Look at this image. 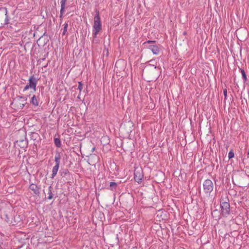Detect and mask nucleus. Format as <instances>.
I'll return each instance as SVG.
<instances>
[{
  "instance_id": "14",
  "label": "nucleus",
  "mask_w": 249,
  "mask_h": 249,
  "mask_svg": "<svg viewBox=\"0 0 249 249\" xmlns=\"http://www.w3.org/2000/svg\"><path fill=\"white\" fill-rule=\"evenodd\" d=\"M59 167L58 166L54 165L52 170V174L51 175V178H53L56 175L57 172L58 171Z\"/></svg>"
},
{
  "instance_id": "15",
  "label": "nucleus",
  "mask_w": 249,
  "mask_h": 249,
  "mask_svg": "<svg viewBox=\"0 0 249 249\" xmlns=\"http://www.w3.org/2000/svg\"><path fill=\"white\" fill-rule=\"evenodd\" d=\"M212 215L213 218H215L216 219H220V215L219 214V212L217 210L215 209L212 212Z\"/></svg>"
},
{
  "instance_id": "13",
  "label": "nucleus",
  "mask_w": 249,
  "mask_h": 249,
  "mask_svg": "<svg viewBox=\"0 0 249 249\" xmlns=\"http://www.w3.org/2000/svg\"><path fill=\"white\" fill-rule=\"evenodd\" d=\"M59 173L60 175L63 178L67 177L68 176L70 175V172L67 169L61 170L59 172Z\"/></svg>"
},
{
  "instance_id": "28",
  "label": "nucleus",
  "mask_w": 249,
  "mask_h": 249,
  "mask_svg": "<svg viewBox=\"0 0 249 249\" xmlns=\"http://www.w3.org/2000/svg\"><path fill=\"white\" fill-rule=\"evenodd\" d=\"M15 145H16V142H14V146H15Z\"/></svg>"
},
{
  "instance_id": "31",
  "label": "nucleus",
  "mask_w": 249,
  "mask_h": 249,
  "mask_svg": "<svg viewBox=\"0 0 249 249\" xmlns=\"http://www.w3.org/2000/svg\"><path fill=\"white\" fill-rule=\"evenodd\" d=\"M42 60H45V58H42Z\"/></svg>"
},
{
  "instance_id": "16",
  "label": "nucleus",
  "mask_w": 249,
  "mask_h": 249,
  "mask_svg": "<svg viewBox=\"0 0 249 249\" xmlns=\"http://www.w3.org/2000/svg\"><path fill=\"white\" fill-rule=\"evenodd\" d=\"M27 61L26 57L23 55V54H21L19 56L18 58V62L19 64H25Z\"/></svg>"
},
{
  "instance_id": "24",
  "label": "nucleus",
  "mask_w": 249,
  "mask_h": 249,
  "mask_svg": "<svg viewBox=\"0 0 249 249\" xmlns=\"http://www.w3.org/2000/svg\"><path fill=\"white\" fill-rule=\"evenodd\" d=\"M77 89L79 90L80 93L83 89V85L81 82H78V86Z\"/></svg>"
},
{
  "instance_id": "20",
  "label": "nucleus",
  "mask_w": 249,
  "mask_h": 249,
  "mask_svg": "<svg viewBox=\"0 0 249 249\" xmlns=\"http://www.w3.org/2000/svg\"><path fill=\"white\" fill-rule=\"evenodd\" d=\"M117 184L114 182H110L109 184V189L110 190L113 191L115 190L117 188Z\"/></svg>"
},
{
  "instance_id": "32",
  "label": "nucleus",
  "mask_w": 249,
  "mask_h": 249,
  "mask_svg": "<svg viewBox=\"0 0 249 249\" xmlns=\"http://www.w3.org/2000/svg\"><path fill=\"white\" fill-rule=\"evenodd\" d=\"M19 249V248H16V249Z\"/></svg>"
},
{
  "instance_id": "30",
  "label": "nucleus",
  "mask_w": 249,
  "mask_h": 249,
  "mask_svg": "<svg viewBox=\"0 0 249 249\" xmlns=\"http://www.w3.org/2000/svg\"><path fill=\"white\" fill-rule=\"evenodd\" d=\"M94 149H95V148L94 147L92 148V151H93L94 150Z\"/></svg>"
},
{
  "instance_id": "18",
  "label": "nucleus",
  "mask_w": 249,
  "mask_h": 249,
  "mask_svg": "<svg viewBox=\"0 0 249 249\" xmlns=\"http://www.w3.org/2000/svg\"><path fill=\"white\" fill-rule=\"evenodd\" d=\"M31 103L35 106L38 105V102L35 95H34L31 99Z\"/></svg>"
},
{
  "instance_id": "11",
  "label": "nucleus",
  "mask_w": 249,
  "mask_h": 249,
  "mask_svg": "<svg viewBox=\"0 0 249 249\" xmlns=\"http://www.w3.org/2000/svg\"><path fill=\"white\" fill-rule=\"evenodd\" d=\"M66 1H67V0H60V3H61V9H60V18H61L63 16V15L64 14Z\"/></svg>"
},
{
  "instance_id": "4",
  "label": "nucleus",
  "mask_w": 249,
  "mask_h": 249,
  "mask_svg": "<svg viewBox=\"0 0 249 249\" xmlns=\"http://www.w3.org/2000/svg\"><path fill=\"white\" fill-rule=\"evenodd\" d=\"M203 191L207 196H210L213 189V183L211 179H206L203 183Z\"/></svg>"
},
{
  "instance_id": "23",
  "label": "nucleus",
  "mask_w": 249,
  "mask_h": 249,
  "mask_svg": "<svg viewBox=\"0 0 249 249\" xmlns=\"http://www.w3.org/2000/svg\"><path fill=\"white\" fill-rule=\"evenodd\" d=\"M68 27V23H65L64 25V27H63V32L62 33L63 35H65V34L66 33V32L67 31Z\"/></svg>"
},
{
  "instance_id": "22",
  "label": "nucleus",
  "mask_w": 249,
  "mask_h": 249,
  "mask_svg": "<svg viewBox=\"0 0 249 249\" xmlns=\"http://www.w3.org/2000/svg\"><path fill=\"white\" fill-rule=\"evenodd\" d=\"M234 156V153L233 151V150L231 149L228 153V158H229V159H231L233 158Z\"/></svg>"
},
{
  "instance_id": "10",
  "label": "nucleus",
  "mask_w": 249,
  "mask_h": 249,
  "mask_svg": "<svg viewBox=\"0 0 249 249\" xmlns=\"http://www.w3.org/2000/svg\"><path fill=\"white\" fill-rule=\"evenodd\" d=\"M29 188L30 190L33 191L34 194L36 195H38L40 193L39 188L37 187V186L34 183L31 184Z\"/></svg>"
},
{
  "instance_id": "1",
  "label": "nucleus",
  "mask_w": 249,
  "mask_h": 249,
  "mask_svg": "<svg viewBox=\"0 0 249 249\" xmlns=\"http://www.w3.org/2000/svg\"><path fill=\"white\" fill-rule=\"evenodd\" d=\"M102 30V24L100 17L99 12L96 11V14L94 18V24L92 29V36L96 38L98 34Z\"/></svg>"
},
{
  "instance_id": "27",
  "label": "nucleus",
  "mask_w": 249,
  "mask_h": 249,
  "mask_svg": "<svg viewBox=\"0 0 249 249\" xmlns=\"http://www.w3.org/2000/svg\"><path fill=\"white\" fill-rule=\"evenodd\" d=\"M47 65H48V63L46 65H45L43 67L46 68L47 67Z\"/></svg>"
},
{
  "instance_id": "3",
  "label": "nucleus",
  "mask_w": 249,
  "mask_h": 249,
  "mask_svg": "<svg viewBox=\"0 0 249 249\" xmlns=\"http://www.w3.org/2000/svg\"><path fill=\"white\" fill-rule=\"evenodd\" d=\"M7 14L6 8H0V27H2L8 23L9 19Z\"/></svg>"
},
{
  "instance_id": "19",
  "label": "nucleus",
  "mask_w": 249,
  "mask_h": 249,
  "mask_svg": "<svg viewBox=\"0 0 249 249\" xmlns=\"http://www.w3.org/2000/svg\"><path fill=\"white\" fill-rule=\"evenodd\" d=\"M54 144H55V146L59 148L61 147V141H60V140L59 138H55L54 139Z\"/></svg>"
},
{
  "instance_id": "7",
  "label": "nucleus",
  "mask_w": 249,
  "mask_h": 249,
  "mask_svg": "<svg viewBox=\"0 0 249 249\" xmlns=\"http://www.w3.org/2000/svg\"><path fill=\"white\" fill-rule=\"evenodd\" d=\"M27 98L26 97L17 96V107L19 109H22L26 103Z\"/></svg>"
},
{
  "instance_id": "5",
  "label": "nucleus",
  "mask_w": 249,
  "mask_h": 249,
  "mask_svg": "<svg viewBox=\"0 0 249 249\" xmlns=\"http://www.w3.org/2000/svg\"><path fill=\"white\" fill-rule=\"evenodd\" d=\"M17 143L18 142H25V144H27L26 141V132L24 129L21 128L17 131Z\"/></svg>"
},
{
  "instance_id": "9",
  "label": "nucleus",
  "mask_w": 249,
  "mask_h": 249,
  "mask_svg": "<svg viewBox=\"0 0 249 249\" xmlns=\"http://www.w3.org/2000/svg\"><path fill=\"white\" fill-rule=\"evenodd\" d=\"M148 49L150 50L154 54H158L159 53V48L156 45H150L148 47Z\"/></svg>"
},
{
  "instance_id": "26",
  "label": "nucleus",
  "mask_w": 249,
  "mask_h": 249,
  "mask_svg": "<svg viewBox=\"0 0 249 249\" xmlns=\"http://www.w3.org/2000/svg\"><path fill=\"white\" fill-rule=\"evenodd\" d=\"M155 42V41L148 40L146 42H145L144 44L150 43H152V42Z\"/></svg>"
},
{
  "instance_id": "17",
  "label": "nucleus",
  "mask_w": 249,
  "mask_h": 249,
  "mask_svg": "<svg viewBox=\"0 0 249 249\" xmlns=\"http://www.w3.org/2000/svg\"><path fill=\"white\" fill-rule=\"evenodd\" d=\"M52 187L51 186H50L48 188V196L47 197L48 199L50 200L53 198V195L52 193Z\"/></svg>"
},
{
  "instance_id": "25",
  "label": "nucleus",
  "mask_w": 249,
  "mask_h": 249,
  "mask_svg": "<svg viewBox=\"0 0 249 249\" xmlns=\"http://www.w3.org/2000/svg\"><path fill=\"white\" fill-rule=\"evenodd\" d=\"M223 94H224V97H225V99H226L227 98V89H224V90H223Z\"/></svg>"
},
{
  "instance_id": "2",
  "label": "nucleus",
  "mask_w": 249,
  "mask_h": 249,
  "mask_svg": "<svg viewBox=\"0 0 249 249\" xmlns=\"http://www.w3.org/2000/svg\"><path fill=\"white\" fill-rule=\"evenodd\" d=\"M221 215L227 217L230 214V205L228 198L222 197L220 200Z\"/></svg>"
},
{
  "instance_id": "29",
  "label": "nucleus",
  "mask_w": 249,
  "mask_h": 249,
  "mask_svg": "<svg viewBox=\"0 0 249 249\" xmlns=\"http://www.w3.org/2000/svg\"><path fill=\"white\" fill-rule=\"evenodd\" d=\"M80 93H79V95H78V97H78V98H79V99H80Z\"/></svg>"
},
{
  "instance_id": "6",
  "label": "nucleus",
  "mask_w": 249,
  "mask_h": 249,
  "mask_svg": "<svg viewBox=\"0 0 249 249\" xmlns=\"http://www.w3.org/2000/svg\"><path fill=\"white\" fill-rule=\"evenodd\" d=\"M143 171L140 169H135L134 171V179L138 183H141L143 178Z\"/></svg>"
},
{
  "instance_id": "21",
  "label": "nucleus",
  "mask_w": 249,
  "mask_h": 249,
  "mask_svg": "<svg viewBox=\"0 0 249 249\" xmlns=\"http://www.w3.org/2000/svg\"><path fill=\"white\" fill-rule=\"evenodd\" d=\"M240 71H241V74H242V78H243V80H244V82H246L247 81V76H246V72L244 71V70H243V69H240Z\"/></svg>"
},
{
  "instance_id": "8",
  "label": "nucleus",
  "mask_w": 249,
  "mask_h": 249,
  "mask_svg": "<svg viewBox=\"0 0 249 249\" xmlns=\"http://www.w3.org/2000/svg\"><path fill=\"white\" fill-rule=\"evenodd\" d=\"M29 85H26L24 88V90H26L29 89V88H31L34 89V90H36V86L37 80L36 78L35 77L34 75L31 76L29 80Z\"/></svg>"
},
{
  "instance_id": "12",
  "label": "nucleus",
  "mask_w": 249,
  "mask_h": 249,
  "mask_svg": "<svg viewBox=\"0 0 249 249\" xmlns=\"http://www.w3.org/2000/svg\"><path fill=\"white\" fill-rule=\"evenodd\" d=\"M61 156L59 153H56L54 157V161L55 162L56 166H58L59 167L60 162Z\"/></svg>"
}]
</instances>
